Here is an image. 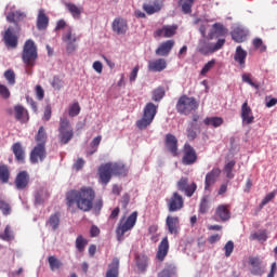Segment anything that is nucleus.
I'll return each instance as SVG.
<instances>
[{
  "label": "nucleus",
  "instance_id": "obj_41",
  "mask_svg": "<svg viewBox=\"0 0 277 277\" xmlns=\"http://www.w3.org/2000/svg\"><path fill=\"white\" fill-rule=\"evenodd\" d=\"M75 246L79 254H83V252H85V247L88 246V239L83 237V235H79L76 238Z\"/></svg>",
  "mask_w": 277,
  "mask_h": 277
},
{
  "label": "nucleus",
  "instance_id": "obj_37",
  "mask_svg": "<svg viewBox=\"0 0 277 277\" xmlns=\"http://www.w3.org/2000/svg\"><path fill=\"white\" fill-rule=\"evenodd\" d=\"M247 36L248 34H246V30H243V28H240V27H236L232 31V39L234 40V42H238V43L245 42Z\"/></svg>",
  "mask_w": 277,
  "mask_h": 277
},
{
  "label": "nucleus",
  "instance_id": "obj_13",
  "mask_svg": "<svg viewBox=\"0 0 277 277\" xmlns=\"http://www.w3.org/2000/svg\"><path fill=\"white\" fill-rule=\"evenodd\" d=\"M31 181L29 176V172L27 171H19L14 180V185L18 192H23L29 187V182Z\"/></svg>",
  "mask_w": 277,
  "mask_h": 277
},
{
  "label": "nucleus",
  "instance_id": "obj_35",
  "mask_svg": "<svg viewBox=\"0 0 277 277\" xmlns=\"http://www.w3.org/2000/svg\"><path fill=\"white\" fill-rule=\"evenodd\" d=\"M110 169L114 176H127L129 174V169L121 162H110Z\"/></svg>",
  "mask_w": 277,
  "mask_h": 277
},
{
  "label": "nucleus",
  "instance_id": "obj_8",
  "mask_svg": "<svg viewBox=\"0 0 277 277\" xmlns=\"http://www.w3.org/2000/svg\"><path fill=\"white\" fill-rule=\"evenodd\" d=\"M80 37L77 36L75 32H72V28L68 26L63 36L62 40L66 43V51L70 55L77 51V40H79Z\"/></svg>",
  "mask_w": 277,
  "mask_h": 277
},
{
  "label": "nucleus",
  "instance_id": "obj_55",
  "mask_svg": "<svg viewBox=\"0 0 277 277\" xmlns=\"http://www.w3.org/2000/svg\"><path fill=\"white\" fill-rule=\"evenodd\" d=\"M51 85L54 90H61L64 88V80L60 76H54Z\"/></svg>",
  "mask_w": 277,
  "mask_h": 277
},
{
  "label": "nucleus",
  "instance_id": "obj_64",
  "mask_svg": "<svg viewBox=\"0 0 277 277\" xmlns=\"http://www.w3.org/2000/svg\"><path fill=\"white\" fill-rule=\"evenodd\" d=\"M0 96H2V98H10V89H8L5 84H0Z\"/></svg>",
  "mask_w": 277,
  "mask_h": 277
},
{
  "label": "nucleus",
  "instance_id": "obj_39",
  "mask_svg": "<svg viewBox=\"0 0 277 277\" xmlns=\"http://www.w3.org/2000/svg\"><path fill=\"white\" fill-rule=\"evenodd\" d=\"M65 8L71 14L74 18H81V13L83 12V8L77 6V4L72 2H68L65 4Z\"/></svg>",
  "mask_w": 277,
  "mask_h": 277
},
{
  "label": "nucleus",
  "instance_id": "obj_36",
  "mask_svg": "<svg viewBox=\"0 0 277 277\" xmlns=\"http://www.w3.org/2000/svg\"><path fill=\"white\" fill-rule=\"evenodd\" d=\"M226 34H228V29H226V27H224V24L215 23L212 26V31L209 34V38H210V40H213V38H215V36H217V37L226 36Z\"/></svg>",
  "mask_w": 277,
  "mask_h": 277
},
{
  "label": "nucleus",
  "instance_id": "obj_7",
  "mask_svg": "<svg viewBox=\"0 0 277 277\" xmlns=\"http://www.w3.org/2000/svg\"><path fill=\"white\" fill-rule=\"evenodd\" d=\"M166 202L169 213H176L185 207V199L179 192H173L171 196L166 199Z\"/></svg>",
  "mask_w": 277,
  "mask_h": 277
},
{
  "label": "nucleus",
  "instance_id": "obj_28",
  "mask_svg": "<svg viewBox=\"0 0 277 277\" xmlns=\"http://www.w3.org/2000/svg\"><path fill=\"white\" fill-rule=\"evenodd\" d=\"M14 113H15V119L18 122H22V123L29 122V111H27V109H25L24 106L22 105L14 106Z\"/></svg>",
  "mask_w": 277,
  "mask_h": 277
},
{
  "label": "nucleus",
  "instance_id": "obj_5",
  "mask_svg": "<svg viewBox=\"0 0 277 277\" xmlns=\"http://www.w3.org/2000/svg\"><path fill=\"white\" fill-rule=\"evenodd\" d=\"M176 111L177 114H182L183 116H189V114H194L197 111L200 104L196 101V97H189L187 95H182L176 103Z\"/></svg>",
  "mask_w": 277,
  "mask_h": 277
},
{
  "label": "nucleus",
  "instance_id": "obj_44",
  "mask_svg": "<svg viewBox=\"0 0 277 277\" xmlns=\"http://www.w3.org/2000/svg\"><path fill=\"white\" fill-rule=\"evenodd\" d=\"M136 267L141 271V272H146L147 267H148V256L144 255V254H140L136 256Z\"/></svg>",
  "mask_w": 277,
  "mask_h": 277
},
{
  "label": "nucleus",
  "instance_id": "obj_22",
  "mask_svg": "<svg viewBox=\"0 0 277 277\" xmlns=\"http://www.w3.org/2000/svg\"><path fill=\"white\" fill-rule=\"evenodd\" d=\"M250 272L253 276H263L265 274V267H263V262L259 258H249Z\"/></svg>",
  "mask_w": 277,
  "mask_h": 277
},
{
  "label": "nucleus",
  "instance_id": "obj_34",
  "mask_svg": "<svg viewBox=\"0 0 277 277\" xmlns=\"http://www.w3.org/2000/svg\"><path fill=\"white\" fill-rule=\"evenodd\" d=\"M215 216L221 220V222H228L230 220V210L226 205H220L215 210Z\"/></svg>",
  "mask_w": 277,
  "mask_h": 277
},
{
  "label": "nucleus",
  "instance_id": "obj_58",
  "mask_svg": "<svg viewBox=\"0 0 277 277\" xmlns=\"http://www.w3.org/2000/svg\"><path fill=\"white\" fill-rule=\"evenodd\" d=\"M224 250L225 256H230L233 254V251L235 250V242H233V240L227 241L226 245L224 246Z\"/></svg>",
  "mask_w": 277,
  "mask_h": 277
},
{
  "label": "nucleus",
  "instance_id": "obj_25",
  "mask_svg": "<svg viewBox=\"0 0 277 277\" xmlns=\"http://www.w3.org/2000/svg\"><path fill=\"white\" fill-rule=\"evenodd\" d=\"M163 8V2L161 0H154L151 3H144L143 10L151 16V14H157V12H161Z\"/></svg>",
  "mask_w": 277,
  "mask_h": 277
},
{
  "label": "nucleus",
  "instance_id": "obj_63",
  "mask_svg": "<svg viewBox=\"0 0 277 277\" xmlns=\"http://www.w3.org/2000/svg\"><path fill=\"white\" fill-rule=\"evenodd\" d=\"M276 198V193H269L267 194L264 199L261 202V207H265V205H268V202H272Z\"/></svg>",
  "mask_w": 277,
  "mask_h": 277
},
{
  "label": "nucleus",
  "instance_id": "obj_30",
  "mask_svg": "<svg viewBox=\"0 0 277 277\" xmlns=\"http://www.w3.org/2000/svg\"><path fill=\"white\" fill-rule=\"evenodd\" d=\"M246 57H248V52L241 45H238L234 54V61L239 64L240 68H246Z\"/></svg>",
  "mask_w": 277,
  "mask_h": 277
},
{
  "label": "nucleus",
  "instance_id": "obj_26",
  "mask_svg": "<svg viewBox=\"0 0 277 277\" xmlns=\"http://www.w3.org/2000/svg\"><path fill=\"white\" fill-rule=\"evenodd\" d=\"M169 250H170V242L168 241V236H166L164 238H162L161 242L158 246L156 259L158 261H164L166 256H168Z\"/></svg>",
  "mask_w": 277,
  "mask_h": 277
},
{
  "label": "nucleus",
  "instance_id": "obj_48",
  "mask_svg": "<svg viewBox=\"0 0 277 277\" xmlns=\"http://www.w3.org/2000/svg\"><path fill=\"white\" fill-rule=\"evenodd\" d=\"M0 239L2 241H12L14 239V233L12 232V227L6 225L3 233H0Z\"/></svg>",
  "mask_w": 277,
  "mask_h": 277
},
{
  "label": "nucleus",
  "instance_id": "obj_54",
  "mask_svg": "<svg viewBox=\"0 0 277 277\" xmlns=\"http://www.w3.org/2000/svg\"><path fill=\"white\" fill-rule=\"evenodd\" d=\"M253 47L254 49H258L260 53H265V51H267V45L263 44V39L261 38L253 39Z\"/></svg>",
  "mask_w": 277,
  "mask_h": 277
},
{
  "label": "nucleus",
  "instance_id": "obj_33",
  "mask_svg": "<svg viewBox=\"0 0 277 277\" xmlns=\"http://www.w3.org/2000/svg\"><path fill=\"white\" fill-rule=\"evenodd\" d=\"M120 260L114 258L111 263L108 265L106 277H118L120 275Z\"/></svg>",
  "mask_w": 277,
  "mask_h": 277
},
{
  "label": "nucleus",
  "instance_id": "obj_24",
  "mask_svg": "<svg viewBox=\"0 0 277 277\" xmlns=\"http://www.w3.org/2000/svg\"><path fill=\"white\" fill-rule=\"evenodd\" d=\"M174 40H167L156 49V55H160L161 57H168L172 49H174Z\"/></svg>",
  "mask_w": 277,
  "mask_h": 277
},
{
  "label": "nucleus",
  "instance_id": "obj_42",
  "mask_svg": "<svg viewBox=\"0 0 277 277\" xmlns=\"http://www.w3.org/2000/svg\"><path fill=\"white\" fill-rule=\"evenodd\" d=\"M203 123L206 124V127H222V124H224V119H222V117H207L203 120Z\"/></svg>",
  "mask_w": 277,
  "mask_h": 277
},
{
  "label": "nucleus",
  "instance_id": "obj_57",
  "mask_svg": "<svg viewBox=\"0 0 277 277\" xmlns=\"http://www.w3.org/2000/svg\"><path fill=\"white\" fill-rule=\"evenodd\" d=\"M209 211V198L202 197L199 205V213H207Z\"/></svg>",
  "mask_w": 277,
  "mask_h": 277
},
{
  "label": "nucleus",
  "instance_id": "obj_4",
  "mask_svg": "<svg viewBox=\"0 0 277 277\" xmlns=\"http://www.w3.org/2000/svg\"><path fill=\"white\" fill-rule=\"evenodd\" d=\"M157 109H159L158 105H155L153 102L147 103L143 109L142 118L136 121L137 129L142 131L150 127L153 120H155V116H157Z\"/></svg>",
  "mask_w": 277,
  "mask_h": 277
},
{
  "label": "nucleus",
  "instance_id": "obj_51",
  "mask_svg": "<svg viewBox=\"0 0 277 277\" xmlns=\"http://www.w3.org/2000/svg\"><path fill=\"white\" fill-rule=\"evenodd\" d=\"M163 96H166V91L163 90V88L159 87L156 90H154L151 98L156 103H159V101H161Z\"/></svg>",
  "mask_w": 277,
  "mask_h": 277
},
{
  "label": "nucleus",
  "instance_id": "obj_50",
  "mask_svg": "<svg viewBox=\"0 0 277 277\" xmlns=\"http://www.w3.org/2000/svg\"><path fill=\"white\" fill-rule=\"evenodd\" d=\"M251 241H267V233L265 230L250 235Z\"/></svg>",
  "mask_w": 277,
  "mask_h": 277
},
{
  "label": "nucleus",
  "instance_id": "obj_62",
  "mask_svg": "<svg viewBox=\"0 0 277 277\" xmlns=\"http://www.w3.org/2000/svg\"><path fill=\"white\" fill-rule=\"evenodd\" d=\"M83 166H85V160H83V158H78L72 164V168L74 170H76V172H79V170H81Z\"/></svg>",
  "mask_w": 277,
  "mask_h": 277
},
{
  "label": "nucleus",
  "instance_id": "obj_1",
  "mask_svg": "<svg viewBox=\"0 0 277 277\" xmlns=\"http://www.w3.org/2000/svg\"><path fill=\"white\" fill-rule=\"evenodd\" d=\"M94 198H96V193L92 187L83 186L80 189H72L66 194V206L71 213L75 211V205L83 211H92L94 207Z\"/></svg>",
  "mask_w": 277,
  "mask_h": 277
},
{
  "label": "nucleus",
  "instance_id": "obj_47",
  "mask_svg": "<svg viewBox=\"0 0 277 277\" xmlns=\"http://www.w3.org/2000/svg\"><path fill=\"white\" fill-rule=\"evenodd\" d=\"M196 0H180V5H182V12L184 14H192V8Z\"/></svg>",
  "mask_w": 277,
  "mask_h": 277
},
{
  "label": "nucleus",
  "instance_id": "obj_17",
  "mask_svg": "<svg viewBox=\"0 0 277 277\" xmlns=\"http://www.w3.org/2000/svg\"><path fill=\"white\" fill-rule=\"evenodd\" d=\"M47 159V145H36L30 151V161L38 163Z\"/></svg>",
  "mask_w": 277,
  "mask_h": 277
},
{
  "label": "nucleus",
  "instance_id": "obj_21",
  "mask_svg": "<svg viewBox=\"0 0 277 277\" xmlns=\"http://www.w3.org/2000/svg\"><path fill=\"white\" fill-rule=\"evenodd\" d=\"M240 118L242 120V124H252L254 122V114L252 113L250 105H248V101H246L241 106Z\"/></svg>",
  "mask_w": 277,
  "mask_h": 277
},
{
  "label": "nucleus",
  "instance_id": "obj_43",
  "mask_svg": "<svg viewBox=\"0 0 277 277\" xmlns=\"http://www.w3.org/2000/svg\"><path fill=\"white\" fill-rule=\"evenodd\" d=\"M60 217H61L60 212H55L49 217L47 222V226H50L52 230H57V228H60Z\"/></svg>",
  "mask_w": 277,
  "mask_h": 277
},
{
  "label": "nucleus",
  "instance_id": "obj_6",
  "mask_svg": "<svg viewBox=\"0 0 277 277\" xmlns=\"http://www.w3.org/2000/svg\"><path fill=\"white\" fill-rule=\"evenodd\" d=\"M58 132V138L63 145L68 144V142L75 137V130L67 118H61Z\"/></svg>",
  "mask_w": 277,
  "mask_h": 277
},
{
  "label": "nucleus",
  "instance_id": "obj_49",
  "mask_svg": "<svg viewBox=\"0 0 277 277\" xmlns=\"http://www.w3.org/2000/svg\"><path fill=\"white\" fill-rule=\"evenodd\" d=\"M236 161L235 160H230L229 162H227L224 167V172L227 176V179H235V174L233 173V169L236 166Z\"/></svg>",
  "mask_w": 277,
  "mask_h": 277
},
{
  "label": "nucleus",
  "instance_id": "obj_3",
  "mask_svg": "<svg viewBox=\"0 0 277 277\" xmlns=\"http://www.w3.org/2000/svg\"><path fill=\"white\" fill-rule=\"evenodd\" d=\"M22 60L28 68H34V66H36V60H38V47L32 39H28L24 43Z\"/></svg>",
  "mask_w": 277,
  "mask_h": 277
},
{
  "label": "nucleus",
  "instance_id": "obj_60",
  "mask_svg": "<svg viewBox=\"0 0 277 277\" xmlns=\"http://www.w3.org/2000/svg\"><path fill=\"white\" fill-rule=\"evenodd\" d=\"M242 81H245V83H248L255 90H259V88H260L259 84H256V83H254V81H252V79L250 78V75H248V74L242 75Z\"/></svg>",
  "mask_w": 277,
  "mask_h": 277
},
{
  "label": "nucleus",
  "instance_id": "obj_38",
  "mask_svg": "<svg viewBox=\"0 0 277 277\" xmlns=\"http://www.w3.org/2000/svg\"><path fill=\"white\" fill-rule=\"evenodd\" d=\"M0 183L3 185L10 183V167L4 163H0Z\"/></svg>",
  "mask_w": 277,
  "mask_h": 277
},
{
  "label": "nucleus",
  "instance_id": "obj_45",
  "mask_svg": "<svg viewBox=\"0 0 277 277\" xmlns=\"http://www.w3.org/2000/svg\"><path fill=\"white\" fill-rule=\"evenodd\" d=\"M176 275V267L174 265L169 264L166 265L164 268L158 273V277H172Z\"/></svg>",
  "mask_w": 277,
  "mask_h": 277
},
{
  "label": "nucleus",
  "instance_id": "obj_19",
  "mask_svg": "<svg viewBox=\"0 0 277 277\" xmlns=\"http://www.w3.org/2000/svg\"><path fill=\"white\" fill-rule=\"evenodd\" d=\"M164 145L167 150L171 153L173 157H179V140L173 134H167L164 138Z\"/></svg>",
  "mask_w": 277,
  "mask_h": 277
},
{
  "label": "nucleus",
  "instance_id": "obj_40",
  "mask_svg": "<svg viewBox=\"0 0 277 277\" xmlns=\"http://www.w3.org/2000/svg\"><path fill=\"white\" fill-rule=\"evenodd\" d=\"M35 140L37 142V145L39 146H47V140H48V136H47V130L44 129V127H40L36 136H35Z\"/></svg>",
  "mask_w": 277,
  "mask_h": 277
},
{
  "label": "nucleus",
  "instance_id": "obj_2",
  "mask_svg": "<svg viewBox=\"0 0 277 277\" xmlns=\"http://www.w3.org/2000/svg\"><path fill=\"white\" fill-rule=\"evenodd\" d=\"M137 224V211L132 212L128 217L121 216L116 227L117 241H124V234L133 230Z\"/></svg>",
  "mask_w": 277,
  "mask_h": 277
},
{
  "label": "nucleus",
  "instance_id": "obj_20",
  "mask_svg": "<svg viewBox=\"0 0 277 277\" xmlns=\"http://www.w3.org/2000/svg\"><path fill=\"white\" fill-rule=\"evenodd\" d=\"M49 15L44 9H39L37 14L36 27L38 31H47L49 29Z\"/></svg>",
  "mask_w": 277,
  "mask_h": 277
},
{
  "label": "nucleus",
  "instance_id": "obj_31",
  "mask_svg": "<svg viewBox=\"0 0 277 277\" xmlns=\"http://www.w3.org/2000/svg\"><path fill=\"white\" fill-rule=\"evenodd\" d=\"M12 151H13V155L15 156V160L18 163L25 162V148L23 147V144H21L19 142L14 143L12 145Z\"/></svg>",
  "mask_w": 277,
  "mask_h": 277
},
{
  "label": "nucleus",
  "instance_id": "obj_12",
  "mask_svg": "<svg viewBox=\"0 0 277 277\" xmlns=\"http://www.w3.org/2000/svg\"><path fill=\"white\" fill-rule=\"evenodd\" d=\"M2 38L5 47L9 49H16V47H18V32L14 27L10 26L9 29L2 34Z\"/></svg>",
  "mask_w": 277,
  "mask_h": 277
},
{
  "label": "nucleus",
  "instance_id": "obj_10",
  "mask_svg": "<svg viewBox=\"0 0 277 277\" xmlns=\"http://www.w3.org/2000/svg\"><path fill=\"white\" fill-rule=\"evenodd\" d=\"M176 187L179 192H182L187 198H192L194 194H196V190L198 189V185L196 182H192L189 184V179L182 176L177 182H176Z\"/></svg>",
  "mask_w": 277,
  "mask_h": 277
},
{
  "label": "nucleus",
  "instance_id": "obj_15",
  "mask_svg": "<svg viewBox=\"0 0 277 277\" xmlns=\"http://www.w3.org/2000/svg\"><path fill=\"white\" fill-rule=\"evenodd\" d=\"M220 174H222V170H220V168H213L210 172L206 174L205 192H211V187H213L214 183H217Z\"/></svg>",
  "mask_w": 277,
  "mask_h": 277
},
{
  "label": "nucleus",
  "instance_id": "obj_61",
  "mask_svg": "<svg viewBox=\"0 0 277 277\" xmlns=\"http://www.w3.org/2000/svg\"><path fill=\"white\" fill-rule=\"evenodd\" d=\"M36 96L38 101H43L44 100V89H42V85L37 84L35 88Z\"/></svg>",
  "mask_w": 277,
  "mask_h": 277
},
{
  "label": "nucleus",
  "instance_id": "obj_14",
  "mask_svg": "<svg viewBox=\"0 0 277 277\" xmlns=\"http://www.w3.org/2000/svg\"><path fill=\"white\" fill-rule=\"evenodd\" d=\"M176 31H179V25H164L156 30L155 38H174Z\"/></svg>",
  "mask_w": 277,
  "mask_h": 277
},
{
  "label": "nucleus",
  "instance_id": "obj_29",
  "mask_svg": "<svg viewBox=\"0 0 277 277\" xmlns=\"http://www.w3.org/2000/svg\"><path fill=\"white\" fill-rule=\"evenodd\" d=\"M179 216H167L166 225L170 235H179Z\"/></svg>",
  "mask_w": 277,
  "mask_h": 277
},
{
  "label": "nucleus",
  "instance_id": "obj_53",
  "mask_svg": "<svg viewBox=\"0 0 277 277\" xmlns=\"http://www.w3.org/2000/svg\"><path fill=\"white\" fill-rule=\"evenodd\" d=\"M0 211H2L3 215H10L12 213V207L8 201L0 199Z\"/></svg>",
  "mask_w": 277,
  "mask_h": 277
},
{
  "label": "nucleus",
  "instance_id": "obj_52",
  "mask_svg": "<svg viewBox=\"0 0 277 277\" xmlns=\"http://www.w3.org/2000/svg\"><path fill=\"white\" fill-rule=\"evenodd\" d=\"M4 79H6L9 85H14L16 83V74H14V70L9 69L4 71Z\"/></svg>",
  "mask_w": 277,
  "mask_h": 277
},
{
  "label": "nucleus",
  "instance_id": "obj_11",
  "mask_svg": "<svg viewBox=\"0 0 277 277\" xmlns=\"http://www.w3.org/2000/svg\"><path fill=\"white\" fill-rule=\"evenodd\" d=\"M182 153L183 166H194L198 161V153H196V149L189 143L184 144Z\"/></svg>",
  "mask_w": 277,
  "mask_h": 277
},
{
  "label": "nucleus",
  "instance_id": "obj_23",
  "mask_svg": "<svg viewBox=\"0 0 277 277\" xmlns=\"http://www.w3.org/2000/svg\"><path fill=\"white\" fill-rule=\"evenodd\" d=\"M147 68L149 72H162V70H166V68H168V62L166 61V58L149 61Z\"/></svg>",
  "mask_w": 277,
  "mask_h": 277
},
{
  "label": "nucleus",
  "instance_id": "obj_9",
  "mask_svg": "<svg viewBox=\"0 0 277 277\" xmlns=\"http://www.w3.org/2000/svg\"><path fill=\"white\" fill-rule=\"evenodd\" d=\"M224 44H226V39H219L216 43L201 40L198 44V52L201 53V55H209L210 53H215V51H220V49H222Z\"/></svg>",
  "mask_w": 277,
  "mask_h": 277
},
{
  "label": "nucleus",
  "instance_id": "obj_59",
  "mask_svg": "<svg viewBox=\"0 0 277 277\" xmlns=\"http://www.w3.org/2000/svg\"><path fill=\"white\" fill-rule=\"evenodd\" d=\"M213 66H215V60H211L209 61L203 68L200 71V75H202V77H205V75H207V72H209V70H211L213 68Z\"/></svg>",
  "mask_w": 277,
  "mask_h": 277
},
{
  "label": "nucleus",
  "instance_id": "obj_46",
  "mask_svg": "<svg viewBox=\"0 0 277 277\" xmlns=\"http://www.w3.org/2000/svg\"><path fill=\"white\" fill-rule=\"evenodd\" d=\"M48 263L50 265L51 272H55V269H61L63 265L62 261L57 260L55 255L48 256Z\"/></svg>",
  "mask_w": 277,
  "mask_h": 277
},
{
  "label": "nucleus",
  "instance_id": "obj_16",
  "mask_svg": "<svg viewBox=\"0 0 277 277\" xmlns=\"http://www.w3.org/2000/svg\"><path fill=\"white\" fill-rule=\"evenodd\" d=\"M97 174L101 183H103L104 185H107V183L111 181V175L114 174L111 171V162L101 164L97 170Z\"/></svg>",
  "mask_w": 277,
  "mask_h": 277
},
{
  "label": "nucleus",
  "instance_id": "obj_18",
  "mask_svg": "<svg viewBox=\"0 0 277 277\" xmlns=\"http://www.w3.org/2000/svg\"><path fill=\"white\" fill-rule=\"evenodd\" d=\"M111 29L117 36H124L129 31V24L127 19L122 17H117L113 21Z\"/></svg>",
  "mask_w": 277,
  "mask_h": 277
},
{
  "label": "nucleus",
  "instance_id": "obj_56",
  "mask_svg": "<svg viewBox=\"0 0 277 277\" xmlns=\"http://www.w3.org/2000/svg\"><path fill=\"white\" fill-rule=\"evenodd\" d=\"M79 114H81V106L76 102L69 107V116L70 118H75L76 116H79Z\"/></svg>",
  "mask_w": 277,
  "mask_h": 277
},
{
  "label": "nucleus",
  "instance_id": "obj_27",
  "mask_svg": "<svg viewBox=\"0 0 277 277\" xmlns=\"http://www.w3.org/2000/svg\"><path fill=\"white\" fill-rule=\"evenodd\" d=\"M27 15H25L24 12H21V11H12V12H9L8 15H6V21L9 23H14L17 31L21 30V27L18 26V23H21V21H25V17Z\"/></svg>",
  "mask_w": 277,
  "mask_h": 277
},
{
  "label": "nucleus",
  "instance_id": "obj_32",
  "mask_svg": "<svg viewBox=\"0 0 277 277\" xmlns=\"http://www.w3.org/2000/svg\"><path fill=\"white\" fill-rule=\"evenodd\" d=\"M198 133H200V126L195 122H188L186 128V137L189 142H194L196 137H198Z\"/></svg>",
  "mask_w": 277,
  "mask_h": 277
}]
</instances>
